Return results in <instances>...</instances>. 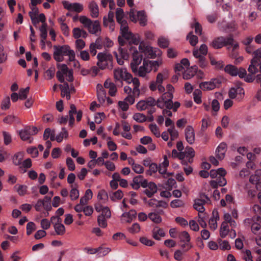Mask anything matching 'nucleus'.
Masks as SVG:
<instances>
[{
  "instance_id": "f257e3e1",
  "label": "nucleus",
  "mask_w": 261,
  "mask_h": 261,
  "mask_svg": "<svg viewBox=\"0 0 261 261\" xmlns=\"http://www.w3.org/2000/svg\"><path fill=\"white\" fill-rule=\"evenodd\" d=\"M166 88L167 92L164 93L161 97L157 100L156 106L161 109L166 107L167 109H172L173 111L176 112L180 107V103L178 101L174 103L172 101L174 88L170 84L167 85Z\"/></svg>"
},
{
  "instance_id": "f03ea898",
  "label": "nucleus",
  "mask_w": 261,
  "mask_h": 261,
  "mask_svg": "<svg viewBox=\"0 0 261 261\" xmlns=\"http://www.w3.org/2000/svg\"><path fill=\"white\" fill-rule=\"evenodd\" d=\"M114 77L116 81L122 82L125 81L127 84H132L134 86V93L138 94V86H140V82L138 78H133L132 75L128 73L126 68L119 67L115 68L113 71Z\"/></svg>"
},
{
  "instance_id": "7ed1b4c3",
  "label": "nucleus",
  "mask_w": 261,
  "mask_h": 261,
  "mask_svg": "<svg viewBox=\"0 0 261 261\" xmlns=\"http://www.w3.org/2000/svg\"><path fill=\"white\" fill-rule=\"evenodd\" d=\"M53 57L55 61L61 62L64 61V56H68L70 62L75 59V54L68 45H54Z\"/></svg>"
},
{
  "instance_id": "20e7f679",
  "label": "nucleus",
  "mask_w": 261,
  "mask_h": 261,
  "mask_svg": "<svg viewBox=\"0 0 261 261\" xmlns=\"http://www.w3.org/2000/svg\"><path fill=\"white\" fill-rule=\"evenodd\" d=\"M79 21L90 34L96 36L100 34L101 26L98 20L92 21L85 16H81L79 17Z\"/></svg>"
},
{
  "instance_id": "39448f33",
  "label": "nucleus",
  "mask_w": 261,
  "mask_h": 261,
  "mask_svg": "<svg viewBox=\"0 0 261 261\" xmlns=\"http://www.w3.org/2000/svg\"><path fill=\"white\" fill-rule=\"evenodd\" d=\"M57 68L59 70L57 72L56 76L60 82H64V76H66V80L69 82L73 81V71L71 69H69L66 64H57Z\"/></svg>"
},
{
  "instance_id": "423d86ee",
  "label": "nucleus",
  "mask_w": 261,
  "mask_h": 261,
  "mask_svg": "<svg viewBox=\"0 0 261 261\" xmlns=\"http://www.w3.org/2000/svg\"><path fill=\"white\" fill-rule=\"evenodd\" d=\"M207 51V46L205 44H201L199 49H194L193 51L194 57L198 59L197 64L202 68H205L207 65L205 56Z\"/></svg>"
},
{
  "instance_id": "0eeeda50",
  "label": "nucleus",
  "mask_w": 261,
  "mask_h": 261,
  "mask_svg": "<svg viewBox=\"0 0 261 261\" xmlns=\"http://www.w3.org/2000/svg\"><path fill=\"white\" fill-rule=\"evenodd\" d=\"M98 62L97 65L100 69H106L112 63V56L108 53H99L97 56Z\"/></svg>"
},
{
  "instance_id": "6e6552de",
  "label": "nucleus",
  "mask_w": 261,
  "mask_h": 261,
  "mask_svg": "<svg viewBox=\"0 0 261 261\" xmlns=\"http://www.w3.org/2000/svg\"><path fill=\"white\" fill-rule=\"evenodd\" d=\"M233 39L232 36L227 37H219L215 38L210 44V46L215 49H219L224 46L232 44Z\"/></svg>"
},
{
  "instance_id": "1a4fd4ad",
  "label": "nucleus",
  "mask_w": 261,
  "mask_h": 261,
  "mask_svg": "<svg viewBox=\"0 0 261 261\" xmlns=\"http://www.w3.org/2000/svg\"><path fill=\"white\" fill-rule=\"evenodd\" d=\"M38 129L36 127L27 126L19 130L18 134L22 140L29 141V142L31 143L33 140L31 136L36 135Z\"/></svg>"
},
{
  "instance_id": "9d476101",
  "label": "nucleus",
  "mask_w": 261,
  "mask_h": 261,
  "mask_svg": "<svg viewBox=\"0 0 261 261\" xmlns=\"http://www.w3.org/2000/svg\"><path fill=\"white\" fill-rule=\"evenodd\" d=\"M129 17L130 20L135 23H136L137 21L139 20V24L142 27H144L147 24V20L146 15L144 11H138L136 16L134 9H131L129 12Z\"/></svg>"
},
{
  "instance_id": "9b49d317",
  "label": "nucleus",
  "mask_w": 261,
  "mask_h": 261,
  "mask_svg": "<svg viewBox=\"0 0 261 261\" xmlns=\"http://www.w3.org/2000/svg\"><path fill=\"white\" fill-rule=\"evenodd\" d=\"M178 238L180 242V246L184 252H187L193 247L191 242V237L187 231H183L181 232L179 234Z\"/></svg>"
},
{
  "instance_id": "f8f14e48",
  "label": "nucleus",
  "mask_w": 261,
  "mask_h": 261,
  "mask_svg": "<svg viewBox=\"0 0 261 261\" xmlns=\"http://www.w3.org/2000/svg\"><path fill=\"white\" fill-rule=\"evenodd\" d=\"M259 217H254L245 219L244 221L246 226L250 227L252 232L255 234H261V225L257 221Z\"/></svg>"
},
{
  "instance_id": "ddd939ff",
  "label": "nucleus",
  "mask_w": 261,
  "mask_h": 261,
  "mask_svg": "<svg viewBox=\"0 0 261 261\" xmlns=\"http://www.w3.org/2000/svg\"><path fill=\"white\" fill-rule=\"evenodd\" d=\"M224 71L231 76H235L238 75L241 79L244 77L246 75V70L244 68H238L231 64L226 65L224 68Z\"/></svg>"
},
{
  "instance_id": "4468645a",
  "label": "nucleus",
  "mask_w": 261,
  "mask_h": 261,
  "mask_svg": "<svg viewBox=\"0 0 261 261\" xmlns=\"http://www.w3.org/2000/svg\"><path fill=\"white\" fill-rule=\"evenodd\" d=\"M130 51L132 53L133 59L130 63V67L133 72H136L137 71L138 65L141 63L142 60V56L138 51L135 47H131Z\"/></svg>"
},
{
  "instance_id": "2eb2a0df",
  "label": "nucleus",
  "mask_w": 261,
  "mask_h": 261,
  "mask_svg": "<svg viewBox=\"0 0 261 261\" xmlns=\"http://www.w3.org/2000/svg\"><path fill=\"white\" fill-rule=\"evenodd\" d=\"M222 80L220 78L212 79L209 82H202L199 84V88L203 90H212L220 86Z\"/></svg>"
},
{
  "instance_id": "dca6fc26",
  "label": "nucleus",
  "mask_w": 261,
  "mask_h": 261,
  "mask_svg": "<svg viewBox=\"0 0 261 261\" xmlns=\"http://www.w3.org/2000/svg\"><path fill=\"white\" fill-rule=\"evenodd\" d=\"M210 199L205 194H201L199 198L195 200L194 204V208L199 212L200 214H203L205 208L203 206L205 203L210 201Z\"/></svg>"
},
{
  "instance_id": "f3484780",
  "label": "nucleus",
  "mask_w": 261,
  "mask_h": 261,
  "mask_svg": "<svg viewBox=\"0 0 261 261\" xmlns=\"http://www.w3.org/2000/svg\"><path fill=\"white\" fill-rule=\"evenodd\" d=\"M50 220L54 224V229L57 234L63 235L65 232V227L61 223V219L59 217L53 216L51 217Z\"/></svg>"
},
{
  "instance_id": "a211bd4d",
  "label": "nucleus",
  "mask_w": 261,
  "mask_h": 261,
  "mask_svg": "<svg viewBox=\"0 0 261 261\" xmlns=\"http://www.w3.org/2000/svg\"><path fill=\"white\" fill-rule=\"evenodd\" d=\"M168 77V73L167 71H164L163 72H160L157 74L155 81H152L149 85V89L152 91L156 90L157 84H162L164 80Z\"/></svg>"
},
{
  "instance_id": "6ab92c4d",
  "label": "nucleus",
  "mask_w": 261,
  "mask_h": 261,
  "mask_svg": "<svg viewBox=\"0 0 261 261\" xmlns=\"http://www.w3.org/2000/svg\"><path fill=\"white\" fill-rule=\"evenodd\" d=\"M62 4L65 9L70 11L80 13L84 9L83 5L79 3H70L68 1H64L62 2Z\"/></svg>"
},
{
  "instance_id": "aec40b11",
  "label": "nucleus",
  "mask_w": 261,
  "mask_h": 261,
  "mask_svg": "<svg viewBox=\"0 0 261 261\" xmlns=\"http://www.w3.org/2000/svg\"><path fill=\"white\" fill-rule=\"evenodd\" d=\"M155 105H156L155 100L153 98L149 97L145 100L139 101L137 103L136 107L138 110L143 111Z\"/></svg>"
},
{
  "instance_id": "412c9836",
  "label": "nucleus",
  "mask_w": 261,
  "mask_h": 261,
  "mask_svg": "<svg viewBox=\"0 0 261 261\" xmlns=\"http://www.w3.org/2000/svg\"><path fill=\"white\" fill-rule=\"evenodd\" d=\"M137 214V212L135 210L123 213L121 216V222L122 223H130L136 218Z\"/></svg>"
},
{
  "instance_id": "4be33fe9",
  "label": "nucleus",
  "mask_w": 261,
  "mask_h": 261,
  "mask_svg": "<svg viewBox=\"0 0 261 261\" xmlns=\"http://www.w3.org/2000/svg\"><path fill=\"white\" fill-rule=\"evenodd\" d=\"M245 94L244 89L240 86H236L230 88L228 92L229 97L233 99L238 96V98H242Z\"/></svg>"
},
{
  "instance_id": "5701e85b",
  "label": "nucleus",
  "mask_w": 261,
  "mask_h": 261,
  "mask_svg": "<svg viewBox=\"0 0 261 261\" xmlns=\"http://www.w3.org/2000/svg\"><path fill=\"white\" fill-rule=\"evenodd\" d=\"M185 134L186 141L190 144H193L195 140L194 128L191 125H188L185 129Z\"/></svg>"
},
{
  "instance_id": "b1692460",
  "label": "nucleus",
  "mask_w": 261,
  "mask_h": 261,
  "mask_svg": "<svg viewBox=\"0 0 261 261\" xmlns=\"http://www.w3.org/2000/svg\"><path fill=\"white\" fill-rule=\"evenodd\" d=\"M120 33L122 36L130 42L135 44H137L139 43V40L136 38L135 35L129 30V27L120 31Z\"/></svg>"
},
{
  "instance_id": "393cba45",
  "label": "nucleus",
  "mask_w": 261,
  "mask_h": 261,
  "mask_svg": "<svg viewBox=\"0 0 261 261\" xmlns=\"http://www.w3.org/2000/svg\"><path fill=\"white\" fill-rule=\"evenodd\" d=\"M151 71V68L149 66L148 61H143V65L140 67L137 71L134 72L141 77H145L147 73H149Z\"/></svg>"
},
{
  "instance_id": "a878e982",
  "label": "nucleus",
  "mask_w": 261,
  "mask_h": 261,
  "mask_svg": "<svg viewBox=\"0 0 261 261\" xmlns=\"http://www.w3.org/2000/svg\"><path fill=\"white\" fill-rule=\"evenodd\" d=\"M145 52L150 58H155L162 55V51L158 48L146 46Z\"/></svg>"
},
{
  "instance_id": "bb28decb",
  "label": "nucleus",
  "mask_w": 261,
  "mask_h": 261,
  "mask_svg": "<svg viewBox=\"0 0 261 261\" xmlns=\"http://www.w3.org/2000/svg\"><path fill=\"white\" fill-rule=\"evenodd\" d=\"M104 87L109 89V94L111 96H114L117 91L115 84L111 81L110 79H107L104 83Z\"/></svg>"
},
{
  "instance_id": "cd10ccee",
  "label": "nucleus",
  "mask_w": 261,
  "mask_h": 261,
  "mask_svg": "<svg viewBox=\"0 0 261 261\" xmlns=\"http://www.w3.org/2000/svg\"><path fill=\"white\" fill-rule=\"evenodd\" d=\"M227 150V145L225 143H220L217 147L216 153V156L220 160L223 159Z\"/></svg>"
},
{
  "instance_id": "c85d7f7f",
  "label": "nucleus",
  "mask_w": 261,
  "mask_h": 261,
  "mask_svg": "<svg viewBox=\"0 0 261 261\" xmlns=\"http://www.w3.org/2000/svg\"><path fill=\"white\" fill-rule=\"evenodd\" d=\"M219 220V216L218 211H214L212 216L209 220L208 224L212 230H215L217 228V221Z\"/></svg>"
},
{
  "instance_id": "c756f323",
  "label": "nucleus",
  "mask_w": 261,
  "mask_h": 261,
  "mask_svg": "<svg viewBox=\"0 0 261 261\" xmlns=\"http://www.w3.org/2000/svg\"><path fill=\"white\" fill-rule=\"evenodd\" d=\"M227 181L225 177L218 176L215 180H211L210 185L213 188H217L218 187H223L226 185Z\"/></svg>"
},
{
  "instance_id": "7c9ffc66",
  "label": "nucleus",
  "mask_w": 261,
  "mask_h": 261,
  "mask_svg": "<svg viewBox=\"0 0 261 261\" xmlns=\"http://www.w3.org/2000/svg\"><path fill=\"white\" fill-rule=\"evenodd\" d=\"M90 15L92 18H95L99 16V9L97 4L94 2H91L89 5Z\"/></svg>"
},
{
  "instance_id": "2f4dec72",
  "label": "nucleus",
  "mask_w": 261,
  "mask_h": 261,
  "mask_svg": "<svg viewBox=\"0 0 261 261\" xmlns=\"http://www.w3.org/2000/svg\"><path fill=\"white\" fill-rule=\"evenodd\" d=\"M76 108L74 105L71 104L69 111V126L70 127H73L74 122V115L77 113Z\"/></svg>"
},
{
  "instance_id": "473e14b6",
  "label": "nucleus",
  "mask_w": 261,
  "mask_h": 261,
  "mask_svg": "<svg viewBox=\"0 0 261 261\" xmlns=\"http://www.w3.org/2000/svg\"><path fill=\"white\" fill-rule=\"evenodd\" d=\"M60 87L61 89V95L62 97H66L67 100L70 99V90L69 85L67 83H64L63 85H60Z\"/></svg>"
},
{
  "instance_id": "72a5a7b5",
  "label": "nucleus",
  "mask_w": 261,
  "mask_h": 261,
  "mask_svg": "<svg viewBox=\"0 0 261 261\" xmlns=\"http://www.w3.org/2000/svg\"><path fill=\"white\" fill-rule=\"evenodd\" d=\"M152 232L153 238L156 240H160L161 237H164L165 236L164 230L158 226L153 228Z\"/></svg>"
},
{
  "instance_id": "f704fd0d",
  "label": "nucleus",
  "mask_w": 261,
  "mask_h": 261,
  "mask_svg": "<svg viewBox=\"0 0 261 261\" xmlns=\"http://www.w3.org/2000/svg\"><path fill=\"white\" fill-rule=\"evenodd\" d=\"M73 36L78 39L80 37L86 38L88 36L87 33L84 30L79 28H75L73 29Z\"/></svg>"
},
{
  "instance_id": "c9c22d12",
  "label": "nucleus",
  "mask_w": 261,
  "mask_h": 261,
  "mask_svg": "<svg viewBox=\"0 0 261 261\" xmlns=\"http://www.w3.org/2000/svg\"><path fill=\"white\" fill-rule=\"evenodd\" d=\"M139 87L140 86L137 87V89L138 90V94H134V87H133V94L128 95L127 96H126L124 98V100L126 102H127V103L128 105H132L134 104L135 101V98L138 97L139 96L140 94V90L139 89Z\"/></svg>"
},
{
  "instance_id": "e433bc0d",
  "label": "nucleus",
  "mask_w": 261,
  "mask_h": 261,
  "mask_svg": "<svg viewBox=\"0 0 261 261\" xmlns=\"http://www.w3.org/2000/svg\"><path fill=\"white\" fill-rule=\"evenodd\" d=\"M258 66L259 67V71L261 73V61L258 62H257V63L255 62V64H252V63H251L248 67V70L249 73L255 74L258 72V69L257 68Z\"/></svg>"
},
{
  "instance_id": "4c0bfd02",
  "label": "nucleus",
  "mask_w": 261,
  "mask_h": 261,
  "mask_svg": "<svg viewBox=\"0 0 261 261\" xmlns=\"http://www.w3.org/2000/svg\"><path fill=\"white\" fill-rule=\"evenodd\" d=\"M197 70L196 66H193L191 67V69H187L183 73V78L185 80H189L192 78L195 74Z\"/></svg>"
},
{
  "instance_id": "58836bf2",
  "label": "nucleus",
  "mask_w": 261,
  "mask_h": 261,
  "mask_svg": "<svg viewBox=\"0 0 261 261\" xmlns=\"http://www.w3.org/2000/svg\"><path fill=\"white\" fill-rule=\"evenodd\" d=\"M185 152L186 153L187 159L189 163H191L193 161V157L195 155V151L191 147H187Z\"/></svg>"
},
{
  "instance_id": "ea45409f",
  "label": "nucleus",
  "mask_w": 261,
  "mask_h": 261,
  "mask_svg": "<svg viewBox=\"0 0 261 261\" xmlns=\"http://www.w3.org/2000/svg\"><path fill=\"white\" fill-rule=\"evenodd\" d=\"M228 225L226 222H223L220 226V235L222 238H225L229 232Z\"/></svg>"
},
{
  "instance_id": "a19ab883",
  "label": "nucleus",
  "mask_w": 261,
  "mask_h": 261,
  "mask_svg": "<svg viewBox=\"0 0 261 261\" xmlns=\"http://www.w3.org/2000/svg\"><path fill=\"white\" fill-rule=\"evenodd\" d=\"M148 218L153 222L159 224L162 222V218L158 213L151 212L148 214Z\"/></svg>"
},
{
  "instance_id": "79ce46f5",
  "label": "nucleus",
  "mask_w": 261,
  "mask_h": 261,
  "mask_svg": "<svg viewBox=\"0 0 261 261\" xmlns=\"http://www.w3.org/2000/svg\"><path fill=\"white\" fill-rule=\"evenodd\" d=\"M14 189L20 196H23L26 194L28 190V187L27 186L19 184L16 185L14 186Z\"/></svg>"
},
{
  "instance_id": "37998d69",
  "label": "nucleus",
  "mask_w": 261,
  "mask_h": 261,
  "mask_svg": "<svg viewBox=\"0 0 261 261\" xmlns=\"http://www.w3.org/2000/svg\"><path fill=\"white\" fill-rule=\"evenodd\" d=\"M149 67L151 68V70L156 72L159 67L162 64V60L158 59L156 61H148Z\"/></svg>"
},
{
  "instance_id": "c03bdc74",
  "label": "nucleus",
  "mask_w": 261,
  "mask_h": 261,
  "mask_svg": "<svg viewBox=\"0 0 261 261\" xmlns=\"http://www.w3.org/2000/svg\"><path fill=\"white\" fill-rule=\"evenodd\" d=\"M123 196V193L120 190H118L116 192H113L110 194V198L113 201L116 200L121 199Z\"/></svg>"
},
{
  "instance_id": "a18cd8bd",
  "label": "nucleus",
  "mask_w": 261,
  "mask_h": 261,
  "mask_svg": "<svg viewBox=\"0 0 261 261\" xmlns=\"http://www.w3.org/2000/svg\"><path fill=\"white\" fill-rule=\"evenodd\" d=\"M187 39L189 40V43L193 46H195L198 42L197 36L194 35L192 32L188 33L187 36Z\"/></svg>"
},
{
  "instance_id": "49530a36",
  "label": "nucleus",
  "mask_w": 261,
  "mask_h": 261,
  "mask_svg": "<svg viewBox=\"0 0 261 261\" xmlns=\"http://www.w3.org/2000/svg\"><path fill=\"white\" fill-rule=\"evenodd\" d=\"M68 133L67 130L65 127L62 128V132H60L56 137V140L58 142L62 141L63 138L66 139L68 138Z\"/></svg>"
},
{
  "instance_id": "de8ad7c7",
  "label": "nucleus",
  "mask_w": 261,
  "mask_h": 261,
  "mask_svg": "<svg viewBox=\"0 0 261 261\" xmlns=\"http://www.w3.org/2000/svg\"><path fill=\"white\" fill-rule=\"evenodd\" d=\"M254 57L251 60L252 64H255V62H260L261 61V47L258 48L253 52Z\"/></svg>"
},
{
  "instance_id": "09e8293b",
  "label": "nucleus",
  "mask_w": 261,
  "mask_h": 261,
  "mask_svg": "<svg viewBox=\"0 0 261 261\" xmlns=\"http://www.w3.org/2000/svg\"><path fill=\"white\" fill-rule=\"evenodd\" d=\"M201 96L202 92L199 89H195L193 92V98L194 101L197 103L200 104L201 103Z\"/></svg>"
},
{
  "instance_id": "8fccbe9b",
  "label": "nucleus",
  "mask_w": 261,
  "mask_h": 261,
  "mask_svg": "<svg viewBox=\"0 0 261 261\" xmlns=\"http://www.w3.org/2000/svg\"><path fill=\"white\" fill-rule=\"evenodd\" d=\"M184 205L185 202L179 199L173 200L170 202V206L173 208L183 207Z\"/></svg>"
},
{
  "instance_id": "3c124183",
  "label": "nucleus",
  "mask_w": 261,
  "mask_h": 261,
  "mask_svg": "<svg viewBox=\"0 0 261 261\" xmlns=\"http://www.w3.org/2000/svg\"><path fill=\"white\" fill-rule=\"evenodd\" d=\"M168 132L170 134L171 141L174 140L178 137V132L175 128V127H170L168 128Z\"/></svg>"
},
{
  "instance_id": "603ef678",
  "label": "nucleus",
  "mask_w": 261,
  "mask_h": 261,
  "mask_svg": "<svg viewBox=\"0 0 261 261\" xmlns=\"http://www.w3.org/2000/svg\"><path fill=\"white\" fill-rule=\"evenodd\" d=\"M194 20L195 23L191 25V28L194 29L195 33L196 34L198 35H201L202 32V26L198 22L196 21L195 18H194Z\"/></svg>"
},
{
  "instance_id": "864d4df0",
  "label": "nucleus",
  "mask_w": 261,
  "mask_h": 261,
  "mask_svg": "<svg viewBox=\"0 0 261 261\" xmlns=\"http://www.w3.org/2000/svg\"><path fill=\"white\" fill-rule=\"evenodd\" d=\"M159 171V168L157 164L155 163H151V165L149 167V169L146 171V174L147 175H152L153 173H155Z\"/></svg>"
},
{
  "instance_id": "5fc2aeb1",
  "label": "nucleus",
  "mask_w": 261,
  "mask_h": 261,
  "mask_svg": "<svg viewBox=\"0 0 261 261\" xmlns=\"http://www.w3.org/2000/svg\"><path fill=\"white\" fill-rule=\"evenodd\" d=\"M103 24L104 27H109L111 32L114 31L115 30V21L106 20V16H104L103 18Z\"/></svg>"
},
{
  "instance_id": "6e6d98bb",
  "label": "nucleus",
  "mask_w": 261,
  "mask_h": 261,
  "mask_svg": "<svg viewBox=\"0 0 261 261\" xmlns=\"http://www.w3.org/2000/svg\"><path fill=\"white\" fill-rule=\"evenodd\" d=\"M133 119L138 122H144L146 120L145 115L143 114L137 113H135L133 117Z\"/></svg>"
},
{
  "instance_id": "4d7b16f0",
  "label": "nucleus",
  "mask_w": 261,
  "mask_h": 261,
  "mask_svg": "<svg viewBox=\"0 0 261 261\" xmlns=\"http://www.w3.org/2000/svg\"><path fill=\"white\" fill-rule=\"evenodd\" d=\"M211 64L215 67L217 69H221L223 67L224 63L221 60H219L218 61H216V60L213 58H210Z\"/></svg>"
},
{
  "instance_id": "13d9d810",
  "label": "nucleus",
  "mask_w": 261,
  "mask_h": 261,
  "mask_svg": "<svg viewBox=\"0 0 261 261\" xmlns=\"http://www.w3.org/2000/svg\"><path fill=\"white\" fill-rule=\"evenodd\" d=\"M71 190L70 191V197L71 200H74L77 199L79 197V191L76 188H73V186H71Z\"/></svg>"
},
{
  "instance_id": "bf43d9fd",
  "label": "nucleus",
  "mask_w": 261,
  "mask_h": 261,
  "mask_svg": "<svg viewBox=\"0 0 261 261\" xmlns=\"http://www.w3.org/2000/svg\"><path fill=\"white\" fill-rule=\"evenodd\" d=\"M47 25L46 23H44L42 24L39 29L40 32V37L41 39H46L47 35Z\"/></svg>"
},
{
  "instance_id": "052dcab7",
  "label": "nucleus",
  "mask_w": 261,
  "mask_h": 261,
  "mask_svg": "<svg viewBox=\"0 0 261 261\" xmlns=\"http://www.w3.org/2000/svg\"><path fill=\"white\" fill-rule=\"evenodd\" d=\"M108 219L103 216H98L97 223L98 225L102 228H106L107 226V220Z\"/></svg>"
},
{
  "instance_id": "680f3d73",
  "label": "nucleus",
  "mask_w": 261,
  "mask_h": 261,
  "mask_svg": "<svg viewBox=\"0 0 261 261\" xmlns=\"http://www.w3.org/2000/svg\"><path fill=\"white\" fill-rule=\"evenodd\" d=\"M97 96L99 102L101 103L105 102L106 100V90L100 91L97 92Z\"/></svg>"
},
{
  "instance_id": "e2e57ef3",
  "label": "nucleus",
  "mask_w": 261,
  "mask_h": 261,
  "mask_svg": "<svg viewBox=\"0 0 261 261\" xmlns=\"http://www.w3.org/2000/svg\"><path fill=\"white\" fill-rule=\"evenodd\" d=\"M116 17L117 22L124 20V12L122 9L118 8L116 11Z\"/></svg>"
},
{
  "instance_id": "0e129e2a",
  "label": "nucleus",
  "mask_w": 261,
  "mask_h": 261,
  "mask_svg": "<svg viewBox=\"0 0 261 261\" xmlns=\"http://www.w3.org/2000/svg\"><path fill=\"white\" fill-rule=\"evenodd\" d=\"M30 88L29 87L25 89H21L19 92V98L20 99H25L27 97L28 94L29 92Z\"/></svg>"
},
{
  "instance_id": "69168bd1",
  "label": "nucleus",
  "mask_w": 261,
  "mask_h": 261,
  "mask_svg": "<svg viewBox=\"0 0 261 261\" xmlns=\"http://www.w3.org/2000/svg\"><path fill=\"white\" fill-rule=\"evenodd\" d=\"M150 131L156 137H160L161 136L159 129L156 124H151L149 126Z\"/></svg>"
},
{
  "instance_id": "338daca9",
  "label": "nucleus",
  "mask_w": 261,
  "mask_h": 261,
  "mask_svg": "<svg viewBox=\"0 0 261 261\" xmlns=\"http://www.w3.org/2000/svg\"><path fill=\"white\" fill-rule=\"evenodd\" d=\"M158 45L162 48H166L169 45V41L164 37H161L158 39Z\"/></svg>"
},
{
  "instance_id": "774afa93",
  "label": "nucleus",
  "mask_w": 261,
  "mask_h": 261,
  "mask_svg": "<svg viewBox=\"0 0 261 261\" xmlns=\"http://www.w3.org/2000/svg\"><path fill=\"white\" fill-rule=\"evenodd\" d=\"M55 72V67H50L46 71L44 76L47 80H50L54 76Z\"/></svg>"
}]
</instances>
